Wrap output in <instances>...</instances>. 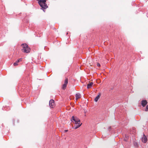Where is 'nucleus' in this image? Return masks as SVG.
<instances>
[{
    "label": "nucleus",
    "instance_id": "9d476101",
    "mask_svg": "<svg viewBox=\"0 0 148 148\" xmlns=\"http://www.w3.org/2000/svg\"><path fill=\"white\" fill-rule=\"evenodd\" d=\"M93 83L92 82H91L89 84H88L87 85V88H90L93 85Z\"/></svg>",
    "mask_w": 148,
    "mask_h": 148
},
{
    "label": "nucleus",
    "instance_id": "4468645a",
    "mask_svg": "<svg viewBox=\"0 0 148 148\" xmlns=\"http://www.w3.org/2000/svg\"><path fill=\"white\" fill-rule=\"evenodd\" d=\"M145 111H148V105H147L146 106Z\"/></svg>",
    "mask_w": 148,
    "mask_h": 148
},
{
    "label": "nucleus",
    "instance_id": "423d86ee",
    "mask_svg": "<svg viewBox=\"0 0 148 148\" xmlns=\"http://www.w3.org/2000/svg\"><path fill=\"white\" fill-rule=\"evenodd\" d=\"M147 103V101L145 100H143L141 101V104L143 107H144Z\"/></svg>",
    "mask_w": 148,
    "mask_h": 148
},
{
    "label": "nucleus",
    "instance_id": "20e7f679",
    "mask_svg": "<svg viewBox=\"0 0 148 148\" xmlns=\"http://www.w3.org/2000/svg\"><path fill=\"white\" fill-rule=\"evenodd\" d=\"M68 83V79L67 78L65 79L64 84H63L62 88L64 90L66 87Z\"/></svg>",
    "mask_w": 148,
    "mask_h": 148
},
{
    "label": "nucleus",
    "instance_id": "f8f14e48",
    "mask_svg": "<svg viewBox=\"0 0 148 148\" xmlns=\"http://www.w3.org/2000/svg\"><path fill=\"white\" fill-rule=\"evenodd\" d=\"M134 144L135 146H138V143L136 142H134Z\"/></svg>",
    "mask_w": 148,
    "mask_h": 148
},
{
    "label": "nucleus",
    "instance_id": "0eeeda50",
    "mask_svg": "<svg viewBox=\"0 0 148 148\" xmlns=\"http://www.w3.org/2000/svg\"><path fill=\"white\" fill-rule=\"evenodd\" d=\"M142 141L143 142L145 143L147 141V138L146 136L144 134V135L142 138Z\"/></svg>",
    "mask_w": 148,
    "mask_h": 148
},
{
    "label": "nucleus",
    "instance_id": "1a4fd4ad",
    "mask_svg": "<svg viewBox=\"0 0 148 148\" xmlns=\"http://www.w3.org/2000/svg\"><path fill=\"white\" fill-rule=\"evenodd\" d=\"M81 97L80 94L79 93H77L75 95V99L76 100Z\"/></svg>",
    "mask_w": 148,
    "mask_h": 148
},
{
    "label": "nucleus",
    "instance_id": "dca6fc26",
    "mask_svg": "<svg viewBox=\"0 0 148 148\" xmlns=\"http://www.w3.org/2000/svg\"><path fill=\"white\" fill-rule=\"evenodd\" d=\"M128 137V136H127L125 135V138L126 139H127Z\"/></svg>",
    "mask_w": 148,
    "mask_h": 148
},
{
    "label": "nucleus",
    "instance_id": "9b49d317",
    "mask_svg": "<svg viewBox=\"0 0 148 148\" xmlns=\"http://www.w3.org/2000/svg\"><path fill=\"white\" fill-rule=\"evenodd\" d=\"M18 62H17V60L15 62H14V66L18 65Z\"/></svg>",
    "mask_w": 148,
    "mask_h": 148
},
{
    "label": "nucleus",
    "instance_id": "39448f33",
    "mask_svg": "<svg viewBox=\"0 0 148 148\" xmlns=\"http://www.w3.org/2000/svg\"><path fill=\"white\" fill-rule=\"evenodd\" d=\"M54 104V101L53 99L50 100L49 101V106L51 108H53Z\"/></svg>",
    "mask_w": 148,
    "mask_h": 148
},
{
    "label": "nucleus",
    "instance_id": "6e6552de",
    "mask_svg": "<svg viewBox=\"0 0 148 148\" xmlns=\"http://www.w3.org/2000/svg\"><path fill=\"white\" fill-rule=\"evenodd\" d=\"M101 95V94L100 93H99V94L97 95L95 98V102H97L99 99Z\"/></svg>",
    "mask_w": 148,
    "mask_h": 148
},
{
    "label": "nucleus",
    "instance_id": "f03ea898",
    "mask_svg": "<svg viewBox=\"0 0 148 148\" xmlns=\"http://www.w3.org/2000/svg\"><path fill=\"white\" fill-rule=\"evenodd\" d=\"M47 0H38V3L41 7L40 9L42 10L44 12H45V10L46 9L48 6L46 3V1Z\"/></svg>",
    "mask_w": 148,
    "mask_h": 148
},
{
    "label": "nucleus",
    "instance_id": "ddd939ff",
    "mask_svg": "<svg viewBox=\"0 0 148 148\" xmlns=\"http://www.w3.org/2000/svg\"><path fill=\"white\" fill-rule=\"evenodd\" d=\"M22 58H21L17 60V62H21V61H22Z\"/></svg>",
    "mask_w": 148,
    "mask_h": 148
},
{
    "label": "nucleus",
    "instance_id": "f3484780",
    "mask_svg": "<svg viewBox=\"0 0 148 148\" xmlns=\"http://www.w3.org/2000/svg\"><path fill=\"white\" fill-rule=\"evenodd\" d=\"M111 128V127H109V129L110 130Z\"/></svg>",
    "mask_w": 148,
    "mask_h": 148
},
{
    "label": "nucleus",
    "instance_id": "aec40b11",
    "mask_svg": "<svg viewBox=\"0 0 148 148\" xmlns=\"http://www.w3.org/2000/svg\"><path fill=\"white\" fill-rule=\"evenodd\" d=\"M39 59V58H38V59Z\"/></svg>",
    "mask_w": 148,
    "mask_h": 148
},
{
    "label": "nucleus",
    "instance_id": "f257e3e1",
    "mask_svg": "<svg viewBox=\"0 0 148 148\" xmlns=\"http://www.w3.org/2000/svg\"><path fill=\"white\" fill-rule=\"evenodd\" d=\"M71 121L75 124L73 127L74 129H77L81 125V124H80V120L76 117L73 116L71 119Z\"/></svg>",
    "mask_w": 148,
    "mask_h": 148
},
{
    "label": "nucleus",
    "instance_id": "2eb2a0df",
    "mask_svg": "<svg viewBox=\"0 0 148 148\" xmlns=\"http://www.w3.org/2000/svg\"><path fill=\"white\" fill-rule=\"evenodd\" d=\"M97 66H100V64H99V63H98V64H97Z\"/></svg>",
    "mask_w": 148,
    "mask_h": 148
},
{
    "label": "nucleus",
    "instance_id": "a211bd4d",
    "mask_svg": "<svg viewBox=\"0 0 148 148\" xmlns=\"http://www.w3.org/2000/svg\"><path fill=\"white\" fill-rule=\"evenodd\" d=\"M124 140H125V141H127V140H126V139H124Z\"/></svg>",
    "mask_w": 148,
    "mask_h": 148
},
{
    "label": "nucleus",
    "instance_id": "6ab92c4d",
    "mask_svg": "<svg viewBox=\"0 0 148 148\" xmlns=\"http://www.w3.org/2000/svg\"><path fill=\"white\" fill-rule=\"evenodd\" d=\"M67 131H68V130H65V131H66V132H67Z\"/></svg>",
    "mask_w": 148,
    "mask_h": 148
},
{
    "label": "nucleus",
    "instance_id": "7ed1b4c3",
    "mask_svg": "<svg viewBox=\"0 0 148 148\" xmlns=\"http://www.w3.org/2000/svg\"><path fill=\"white\" fill-rule=\"evenodd\" d=\"M22 47V51L25 53H29L30 51V49L26 43L23 44L21 45Z\"/></svg>",
    "mask_w": 148,
    "mask_h": 148
}]
</instances>
